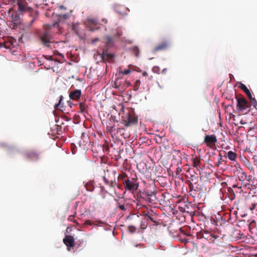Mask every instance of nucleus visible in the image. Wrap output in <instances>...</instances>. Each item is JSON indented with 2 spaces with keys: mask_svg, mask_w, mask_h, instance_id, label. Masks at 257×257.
<instances>
[{
  "mask_svg": "<svg viewBox=\"0 0 257 257\" xmlns=\"http://www.w3.org/2000/svg\"><path fill=\"white\" fill-rule=\"evenodd\" d=\"M10 3L18 6L17 10L19 13H21L23 15L26 13L29 14L30 16L32 18V19L28 24V26L31 27L37 18L38 12L35 11L33 8L29 6L26 0H14Z\"/></svg>",
  "mask_w": 257,
  "mask_h": 257,
  "instance_id": "f257e3e1",
  "label": "nucleus"
},
{
  "mask_svg": "<svg viewBox=\"0 0 257 257\" xmlns=\"http://www.w3.org/2000/svg\"><path fill=\"white\" fill-rule=\"evenodd\" d=\"M117 179L122 182L126 191L133 193L139 188V183L137 177L130 178L126 173H122L118 176Z\"/></svg>",
  "mask_w": 257,
  "mask_h": 257,
  "instance_id": "f03ea898",
  "label": "nucleus"
},
{
  "mask_svg": "<svg viewBox=\"0 0 257 257\" xmlns=\"http://www.w3.org/2000/svg\"><path fill=\"white\" fill-rule=\"evenodd\" d=\"M235 98L237 100V108L239 112L244 114L248 113L250 105L244 97L241 94H236Z\"/></svg>",
  "mask_w": 257,
  "mask_h": 257,
  "instance_id": "7ed1b4c3",
  "label": "nucleus"
},
{
  "mask_svg": "<svg viewBox=\"0 0 257 257\" xmlns=\"http://www.w3.org/2000/svg\"><path fill=\"white\" fill-rule=\"evenodd\" d=\"M123 124L126 127L136 125L138 122V118L133 112L128 111L124 113L121 116Z\"/></svg>",
  "mask_w": 257,
  "mask_h": 257,
  "instance_id": "20e7f679",
  "label": "nucleus"
},
{
  "mask_svg": "<svg viewBox=\"0 0 257 257\" xmlns=\"http://www.w3.org/2000/svg\"><path fill=\"white\" fill-rule=\"evenodd\" d=\"M116 171L107 170L103 176V180L106 184L110 187H114L117 184L115 177Z\"/></svg>",
  "mask_w": 257,
  "mask_h": 257,
  "instance_id": "39448f33",
  "label": "nucleus"
},
{
  "mask_svg": "<svg viewBox=\"0 0 257 257\" xmlns=\"http://www.w3.org/2000/svg\"><path fill=\"white\" fill-rule=\"evenodd\" d=\"M40 39L42 44L45 47H49L52 43V36L49 31H45L40 35Z\"/></svg>",
  "mask_w": 257,
  "mask_h": 257,
  "instance_id": "423d86ee",
  "label": "nucleus"
},
{
  "mask_svg": "<svg viewBox=\"0 0 257 257\" xmlns=\"http://www.w3.org/2000/svg\"><path fill=\"white\" fill-rule=\"evenodd\" d=\"M25 155L28 160L31 161H36L40 159V153L35 150L27 151Z\"/></svg>",
  "mask_w": 257,
  "mask_h": 257,
  "instance_id": "0eeeda50",
  "label": "nucleus"
},
{
  "mask_svg": "<svg viewBox=\"0 0 257 257\" xmlns=\"http://www.w3.org/2000/svg\"><path fill=\"white\" fill-rule=\"evenodd\" d=\"M204 142L206 143L207 147L211 148L217 142V139L214 135H206L205 137Z\"/></svg>",
  "mask_w": 257,
  "mask_h": 257,
  "instance_id": "6e6552de",
  "label": "nucleus"
},
{
  "mask_svg": "<svg viewBox=\"0 0 257 257\" xmlns=\"http://www.w3.org/2000/svg\"><path fill=\"white\" fill-rule=\"evenodd\" d=\"M63 242L68 247H73L75 245V239L71 235H66L63 239Z\"/></svg>",
  "mask_w": 257,
  "mask_h": 257,
  "instance_id": "1a4fd4ad",
  "label": "nucleus"
},
{
  "mask_svg": "<svg viewBox=\"0 0 257 257\" xmlns=\"http://www.w3.org/2000/svg\"><path fill=\"white\" fill-rule=\"evenodd\" d=\"M102 42L105 44L106 49L111 47L114 43L112 38L107 35L103 38Z\"/></svg>",
  "mask_w": 257,
  "mask_h": 257,
  "instance_id": "9d476101",
  "label": "nucleus"
},
{
  "mask_svg": "<svg viewBox=\"0 0 257 257\" xmlns=\"http://www.w3.org/2000/svg\"><path fill=\"white\" fill-rule=\"evenodd\" d=\"M69 97L71 99L77 100L81 95V91L79 89H75L74 91H70L69 94Z\"/></svg>",
  "mask_w": 257,
  "mask_h": 257,
  "instance_id": "9b49d317",
  "label": "nucleus"
},
{
  "mask_svg": "<svg viewBox=\"0 0 257 257\" xmlns=\"http://www.w3.org/2000/svg\"><path fill=\"white\" fill-rule=\"evenodd\" d=\"M23 15L22 13H19L17 10L15 13L12 15V20L16 24L20 23L21 21V17Z\"/></svg>",
  "mask_w": 257,
  "mask_h": 257,
  "instance_id": "f8f14e48",
  "label": "nucleus"
},
{
  "mask_svg": "<svg viewBox=\"0 0 257 257\" xmlns=\"http://www.w3.org/2000/svg\"><path fill=\"white\" fill-rule=\"evenodd\" d=\"M168 46H169V44L167 42H164L160 44L156 47H155V48L154 49V51L155 52H157L159 51H162V50H165L168 47Z\"/></svg>",
  "mask_w": 257,
  "mask_h": 257,
  "instance_id": "ddd939ff",
  "label": "nucleus"
},
{
  "mask_svg": "<svg viewBox=\"0 0 257 257\" xmlns=\"http://www.w3.org/2000/svg\"><path fill=\"white\" fill-rule=\"evenodd\" d=\"M123 80L122 79H117L115 80L114 83V87L118 89L120 91H123L121 87H123V83H122Z\"/></svg>",
  "mask_w": 257,
  "mask_h": 257,
  "instance_id": "4468645a",
  "label": "nucleus"
},
{
  "mask_svg": "<svg viewBox=\"0 0 257 257\" xmlns=\"http://www.w3.org/2000/svg\"><path fill=\"white\" fill-rule=\"evenodd\" d=\"M239 88L244 91V92L247 95L248 98H251V94L249 89L244 84L240 83L239 86Z\"/></svg>",
  "mask_w": 257,
  "mask_h": 257,
  "instance_id": "2eb2a0df",
  "label": "nucleus"
},
{
  "mask_svg": "<svg viewBox=\"0 0 257 257\" xmlns=\"http://www.w3.org/2000/svg\"><path fill=\"white\" fill-rule=\"evenodd\" d=\"M101 57L103 60L107 59L109 60H112L114 58V56L113 54L108 53L106 50H104L102 53Z\"/></svg>",
  "mask_w": 257,
  "mask_h": 257,
  "instance_id": "dca6fc26",
  "label": "nucleus"
},
{
  "mask_svg": "<svg viewBox=\"0 0 257 257\" xmlns=\"http://www.w3.org/2000/svg\"><path fill=\"white\" fill-rule=\"evenodd\" d=\"M85 224L89 225H101L103 224L101 220H97L94 222H91L89 220H87L85 221Z\"/></svg>",
  "mask_w": 257,
  "mask_h": 257,
  "instance_id": "f3484780",
  "label": "nucleus"
},
{
  "mask_svg": "<svg viewBox=\"0 0 257 257\" xmlns=\"http://www.w3.org/2000/svg\"><path fill=\"white\" fill-rule=\"evenodd\" d=\"M148 220L147 217H145L144 216V218L142 219L140 223V227L142 229H145L147 228L148 225Z\"/></svg>",
  "mask_w": 257,
  "mask_h": 257,
  "instance_id": "a211bd4d",
  "label": "nucleus"
},
{
  "mask_svg": "<svg viewBox=\"0 0 257 257\" xmlns=\"http://www.w3.org/2000/svg\"><path fill=\"white\" fill-rule=\"evenodd\" d=\"M143 198L146 201H147L148 203H155L156 201V196L154 194L151 196H144L143 197Z\"/></svg>",
  "mask_w": 257,
  "mask_h": 257,
  "instance_id": "6ab92c4d",
  "label": "nucleus"
},
{
  "mask_svg": "<svg viewBox=\"0 0 257 257\" xmlns=\"http://www.w3.org/2000/svg\"><path fill=\"white\" fill-rule=\"evenodd\" d=\"M85 187L87 191H92L94 189V183L92 181H89L85 184Z\"/></svg>",
  "mask_w": 257,
  "mask_h": 257,
  "instance_id": "aec40b11",
  "label": "nucleus"
},
{
  "mask_svg": "<svg viewBox=\"0 0 257 257\" xmlns=\"http://www.w3.org/2000/svg\"><path fill=\"white\" fill-rule=\"evenodd\" d=\"M236 154L231 151H230L227 153L228 158L232 161H235L236 159Z\"/></svg>",
  "mask_w": 257,
  "mask_h": 257,
  "instance_id": "412c9836",
  "label": "nucleus"
},
{
  "mask_svg": "<svg viewBox=\"0 0 257 257\" xmlns=\"http://www.w3.org/2000/svg\"><path fill=\"white\" fill-rule=\"evenodd\" d=\"M201 163L200 159L199 157H196L193 159V166L194 167L197 168L200 166Z\"/></svg>",
  "mask_w": 257,
  "mask_h": 257,
  "instance_id": "4be33fe9",
  "label": "nucleus"
},
{
  "mask_svg": "<svg viewBox=\"0 0 257 257\" xmlns=\"http://www.w3.org/2000/svg\"><path fill=\"white\" fill-rule=\"evenodd\" d=\"M79 107L80 109V112L83 113L86 111L87 106L84 103L81 102L79 103Z\"/></svg>",
  "mask_w": 257,
  "mask_h": 257,
  "instance_id": "5701e85b",
  "label": "nucleus"
},
{
  "mask_svg": "<svg viewBox=\"0 0 257 257\" xmlns=\"http://www.w3.org/2000/svg\"><path fill=\"white\" fill-rule=\"evenodd\" d=\"M131 51L136 56L139 57L140 50L138 47H134L131 48Z\"/></svg>",
  "mask_w": 257,
  "mask_h": 257,
  "instance_id": "b1692460",
  "label": "nucleus"
},
{
  "mask_svg": "<svg viewBox=\"0 0 257 257\" xmlns=\"http://www.w3.org/2000/svg\"><path fill=\"white\" fill-rule=\"evenodd\" d=\"M133 70V69L128 68L127 69H123V70H122L120 68L119 69V73H121L122 74H124V75H128V74L130 73V72Z\"/></svg>",
  "mask_w": 257,
  "mask_h": 257,
  "instance_id": "393cba45",
  "label": "nucleus"
},
{
  "mask_svg": "<svg viewBox=\"0 0 257 257\" xmlns=\"http://www.w3.org/2000/svg\"><path fill=\"white\" fill-rule=\"evenodd\" d=\"M144 195L145 196H152L153 194L156 196V192L155 191H149L148 190H147L145 193H143Z\"/></svg>",
  "mask_w": 257,
  "mask_h": 257,
  "instance_id": "a878e982",
  "label": "nucleus"
},
{
  "mask_svg": "<svg viewBox=\"0 0 257 257\" xmlns=\"http://www.w3.org/2000/svg\"><path fill=\"white\" fill-rule=\"evenodd\" d=\"M144 216H145V217H147V220L148 221L150 219L153 222H155V223L156 222V220H155V218L151 214H144Z\"/></svg>",
  "mask_w": 257,
  "mask_h": 257,
  "instance_id": "bb28decb",
  "label": "nucleus"
},
{
  "mask_svg": "<svg viewBox=\"0 0 257 257\" xmlns=\"http://www.w3.org/2000/svg\"><path fill=\"white\" fill-rule=\"evenodd\" d=\"M240 175L239 176V179L240 180H244L247 179V176L244 172L241 171L240 172Z\"/></svg>",
  "mask_w": 257,
  "mask_h": 257,
  "instance_id": "cd10ccee",
  "label": "nucleus"
},
{
  "mask_svg": "<svg viewBox=\"0 0 257 257\" xmlns=\"http://www.w3.org/2000/svg\"><path fill=\"white\" fill-rule=\"evenodd\" d=\"M122 83H123V87H122V88L121 87V89H122L123 91L125 90L131 85V83L128 81H127L126 80H123Z\"/></svg>",
  "mask_w": 257,
  "mask_h": 257,
  "instance_id": "c85d7f7f",
  "label": "nucleus"
},
{
  "mask_svg": "<svg viewBox=\"0 0 257 257\" xmlns=\"http://www.w3.org/2000/svg\"><path fill=\"white\" fill-rule=\"evenodd\" d=\"M127 228L129 231L132 233L135 232L136 231V227L133 225L128 226Z\"/></svg>",
  "mask_w": 257,
  "mask_h": 257,
  "instance_id": "c756f323",
  "label": "nucleus"
},
{
  "mask_svg": "<svg viewBox=\"0 0 257 257\" xmlns=\"http://www.w3.org/2000/svg\"><path fill=\"white\" fill-rule=\"evenodd\" d=\"M249 98L252 104L253 105V106L254 107H255L257 105V101H256V99L252 97V96H251V98Z\"/></svg>",
  "mask_w": 257,
  "mask_h": 257,
  "instance_id": "7c9ffc66",
  "label": "nucleus"
},
{
  "mask_svg": "<svg viewBox=\"0 0 257 257\" xmlns=\"http://www.w3.org/2000/svg\"><path fill=\"white\" fill-rule=\"evenodd\" d=\"M141 84V82L140 80H137L135 82L134 86V90H137L139 89L140 85Z\"/></svg>",
  "mask_w": 257,
  "mask_h": 257,
  "instance_id": "2f4dec72",
  "label": "nucleus"
},
{
  "mask_svg": "<svg viewBox=\"0 0 257 257\" xmlns=\"http://www.w3.org/2000/svg\"><path fill=\"white\" fill-rule=\"evenodd\" d=\"M122 35V32L119 30H116V33L114 35V37L118 38H119Z\"/></svg>",
  "mask_w": 257,
  "mask_h": 257,
  "instance_id": "473e14b6",
  "label": "nucleus"
},
{
  "mask_svg": "<svg viewBox=\"0 0 257 257\" xmlns=\"http://www.w3.org/2000/svg\"><path fill=\"white\" fill-rule=\"evenodd\" d=\"M62 99H63V96H61L60 97V99H59V102H58V103H57V104H56L55 105L54 107H55V108L56 109H58V107H59V106L60 105V104H61V101H62Z\"/></svg>",
  "mask_w": 257,
  "mask_h": 257,
  "instance_id": "72a5a7b5",
  "label": "nucleus"
},
{
  "mask_svg": "<svg viewBox=\"0 0 257 257\" xmlns=\"http://www.w3.org/2000/svg\"><path fill=\"white\" fill-rule=\"evenodd\" d=\"M118 207L121 210H125V207L124 205L121 204L120 203H118Z\"/></svg>",
  "mask_w": 257,
  "mask_h": 257,
  "instance_id": "f704fd0d",
  "label": "nucleus"
},
{
  "mask_svg": "<svg viewBox=\"0 0 257 257\" xmlns=\"http://www.w3.org/2000/svg\"><path fill=\"white\" fill-rule=\"evenodd\" d=\"M106 128H107V132H109V133H111L113 131V126H107Z\"/></svg>",
  "mask_w": 257,
  "mask_h": 257,
  "instance_id": "c9c22d12",
  "label": "nucleus"
},
{
  "mask_svg": "<svg viewBox=\"0 0 257 257\" xmlns=\"http://www.w3.org/2000/svg\"><path fill=\"white\" fill-rule=\"evenodd\" d=\"M68 220L70 221H73L75 222V220H74V215H70L68 217Z\"/></svg>",
  "mask_w": 257,
  "mask_h": 257,
  "instance_id": "e433bc0d",
  "label": "nucleus"
},
{
  "mask_svg": "<svg viewBox=\"0 0 257 257\" xmlns=\"http://www.w3.org/2000/svg\"><path fill=\"white\" fill-rule=\"evenodd\" d=\"M45 58L48 60H53V57L52 56H45Z\"/></svg>",
  "mask_w": 257,
  "mask_h": 257,
  "instance_id": "4c0bfd02",
  "label": "nucleus"
},
{
  "mask_svg": "<svg viewBox=\"0 0 257 257\" xmlns=\"http://www.w3.org/2000/svg\"><path fill=\"white\" fill-rule=\"evenodd\" d=\"M89 22L91 24H94V25L96 24V22H95V21L94 19H90V20H89Z\"/></svg>",
  "mask_w": 257,
  "mask_h": 257,
  "instance_id": "58836bf2",
  "label": "nucleus"
},
{
  "mask_svg": "<svg viewBox=\"0 0 257 257\" xmlns=\"http://www.w3.org/2000/svg\"><path fill=\"white\" fill-rule=\"evenodd\" d=\"M102 22L104 24H106L107 23V20L106 19L103 18L102 19Z\"/></svg>",
  "mask_w": 257,
  "mask_h": 257,
  "instance_id": "ea45409f",
  "label": "nucleus"
},
{
  "mask_svg": "<svg viewBox=\"0 0 257 257\" xmlns=\"http://www.w3.org/2000/svg\"><path fill=\"white\" fill-rule=\"evenodd\" d=\"M188 185L189 186L190 188L192 190V187H193L192 183L189 181V182L188 183Z\"/></svg>",
  "mask_w": 257,
  "mask_h": 257,
  "instance_id": "a19ab883",
  "label": "nucleus"
},
{
  "mask_svg": "<svg viewBox=\"0 0 257 257\" xmlns=\"http://www.w3.org/2000/svg\"><path fill=\"white\" fill-rule=\"evenodd\" d=\"M142 74L144 76H147L148 75V73L146 71L143 72Z\"/></svg>",
  "mask_w": 257,
  "mask_h": 257,
  "instance_id": "79ce46f5",
  "label": "nucleus"
},
{
  "mask_svg": "<svg viewBox=\"0 0 257 257\" xmlns=\"http://www.w3.org/2000/svg\"><path fill=\"white\" fill-rule=\"evenodd\" d=\"M98 28H99V27H98L97 28H90V30H91V31H94V30H95L98 29Z\"/></svg>",
  "mask_w": 257,
  "mask_h": 257,
  "instance_id": "37998d69",
  "label": "nucleus"
},
{
  "mask_svg": "<svg viewBox=\"0 0 257 257\" xmlns=\"http://www.w3.org/2000/svg\"><path fill=\"white\" fill-rule=\"evenodd\" d=\"M250 178H251V176H247L246 180L247 181H249V180H250Z\"/></svg>",
  "mask_w": 257,
  "mask_h": 257,
  "instance_id": "c03bdc74",
  "label": "nucleus"
},
{
  "mask_svg": "<svg viewBox=\"0 0 257 257\" xmlns=\"http://www.w3.org/2000/svg\"><path fill=\"white\" fill-rule=\"evenodd\" d=\"M68 17L67 15H64L63 16V18H64V19H67Z\"/></svg>",
  "mask_w": 257,
  "mask_h": 257,
  "instance_id": "a18cd8bd",
  "label": "nucleus"
},
{
  "mask_svg": "<svg viewBox=\"0 0 257 257\" xmlns=\"http://www.w3.org/2000/svg\"><path fill=\"white\" fill-rule=\"evenodd\" d=\"M255 223V221H251V222L250 223V224H249V226H250V225H252L253 223Z\"/></svg>",
  "mask_w": 257,
  "mask_h": 257,
  "instance_id": "49530a36",
  "label": "nucleus"
},
{
  "mask_svg": "<svg viewBox=\"0 0 257 257\" xmlns=\"http://www.w3.org/2000/svg\"><path fill=\"white\" fill-rule=\"evenodd\" d=\"M98 41V39H95L94 40H93L92 42H96V41Z\"/></svg>",
  "mask_w": 257,
  "mask_h": 257,
  "instance_id": "de8ad7c7",
  "label": "nucleus"
},
{
  "mask_svg": "<svg viewBox=\"0 0 257 257\" xmlns=\"http://www.w3.org/2000/svg\"><path fill=\"white\" fill-rule=\"evenodd\" d=\"M64 7L63 6H61L60 7V9H63Z\"/></svg>",
  "mask_w": 257,
  "mask_h": 257,
  "instance_id": "09e8293b",
  "label": "nucleus"
}]
</instances>
